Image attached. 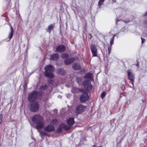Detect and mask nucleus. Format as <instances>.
<instances>
[{"label":"nucleus","instance_id":"obj_1","mask_svg":"<svg viewBox=\"0 0 147 147\" xmlns=\"http://www.w3.org/2000/svg\"><path fill=\"white\" fill-rule=\"evenodd\" d=\"M32 121L34 124H36L35 128L41 135L44 136L47 135V134L45 131L39 130L43 128L44 125L42 116L38 115H35L32 117Z\"/></svg>","mask_w":147,"mask_h":147},{"label":"nucleus","instance_id":"obj_2","mask_svg":"<svg viewBox=\"0 0 147 147\" xmlns=\"http://www.w3.org/2000/svg\"><path fill=\"white\" fill-rule=\"evenodd\" d=\"M45 75L46 76L49 78L53 77L54 75L52 72L54 71L55 68L52 65H49L46 66L45 67Z\"/></svg>","mask_w":147,"mask_h":147},{"label":"nucleus","instance_id":"obj_3","mask_svg":"<svg viewBox=\"0 0 147 147\" xmlns=\"http://www.w3.org/2000/svg\"><path fill=\"white\" fill-rule=\"evenodd\" d=\"M127 75L128 79L131 81L133 86L134 87V82L135 79V74L131 69H129L127 71Z\"/></svg>","mask_w":147,"mask_h":147},{"label":"nucleus","instance_id":"obj_4","mask_svg":"<svg viewBox=\"0 0 147 147\" xmlns=\"http://www.w3.org/2000/svg\"><path fill=\"white\" fill-rule=\"evenodd\" d=\"M39 108L38 103L37 102H35L31 104L30 106V110L33 112H36L38 111Z\"/></svg>","mask_w":147,"mask_h":147},{"label":"nucleus","instance_id":"obj_5","mask_svg":"<svg viewBox=\"0 0 147 147\" xmlns=\"http://www.w3.org/2000/svg\"><path fill=\"white\" fill-rule=\"evenodd\" d=\"M86 109V106L82 105H80L77 107L76 112L77 114H79L84 111Z\"/></svg>","mask_w":147,"mask_h":147},{"label":"nucleus","instance_id":"obj_6","mask_svg":"<svg viewBox=\"0 0 147 147\" xmlns=\"http://www.w3.org/2000/svg\"><path fill=\"white\" fill-rule=\"evenodd\" d=\"M38 93L36 92H34L29 94L28 99L29 102H32L37 97Z\"/></svg>","mask_w":147,"mask_h":147},{"label":"nucleus","instance_id":"obj_7","mask_svg":"<svg viewBox=\"0 0 147 147\" xmlns=\"http://www.w3.org/2000/svg\"><path fill=\"white\" fill-rule=\"evenodd\" d=\"M89 98L87 94L84 92L82 94L80 97V100L81 102H84L88 100Z\"/></svg>","mask_w":147,"mask_h":147},{"label":"nucleus","instance_id":"obj_8","mask_svg":"<svg viewBox=\"0 0 147 147\" xmlns=\"http://www.w3.org/2000/svg\"><path fill=\"white\" fill-rule=\"evenodd\" d=\"M90 48L92 52L93 56L97 57L98 49L96 46L94 45H92L90 46Z\"/></svg>","mask_w":147,"mask_h":147},{"label":"nucleus","instance_id":"obj_9","mask_svg":"<svg viewBox=\"0 0 147 147\" xmlns=\"http://www.w3.org/2000/svg\"><path fill=\"white\" fill-rule=\"evenodd\" d=\"M44 129L45 131L50 132L54 131L55 128L53 125L50 124L44 127Z\"/></svg>","mask_w":147,"mask_h":147},{"label":"nucleus","instance_id":"obj_10","mask_svg":"<svg viewBox=\"0 0 147 147\" xmlns=\"http://www.w3.org/2000/svg\"><path fill=\"white\" fill-rule=\"evenodd\" d=\"M70 128V127L69 126L67 127L65 124L63 123L59 126V128L57 129V131L58 132H61L62 130V128H64L66 130H68Z\"/></svg>","mask_w":147,"mask_h":147},{"label":"nucleus","instance_id":"obj_11","mask_svg":"<svg viewBox=\"0 0 147 147\" xmlns=\"http://www.w3.org/2000/svg\"><path fill=\"white\" fill-rule=\"evenodd\" d=\"M83 86L85 89L87 90H90L91 89V86L89 83L85 81L83 84Z\"/></svg>","mask_w":147,"mask_h":147},{"label":"nucleus","instance_id":"obj_12","mask_svg":"<svg viewBox=\"0 0 147 147\" xmlns=\"http://www.w3.org/2000/svg\"><path fill=\"white\" fill-rule=\"evenodd\" d=\"M65 50V47L63 45H59L57 47L56 51L57 52H61L64 51Z\"/></svg>","mask_w":147,"mask_h":147},{"label":"nucleus","instance_id":"obj_13","mask_svg":"<svg viewBox=\"0 0 147 147\" xmlns=\"http://www.w3.org/2000/svg\"><path fill=\"white\" fill-rule=\"evenodd\" d=\"M67 122L69 125L70 126L72 125L75 122L74 118L73 117L69 118L67 120Z\"/></svg>","mask_w":147,"mask_h":147},{"label":"nucleus","instance_id":"obj_14","mask_svg":"<svg viewBox=\"0 0 147 147\" xmlns=\"http://www.w3.org/2000/svg\"><path fill=\"white\" fill-rule=\"evenodd\" d=\"M74 60V59L73 58L67 59L65 60V63L66 65H68L73 62Z\"/></svg>","mask_w":147,"mask_h":147},{"label":"nucleus","instance_id":"obj_15","mask_svg":"<svg viewBox=\"0 0 147 147\" xmlns=\"http://www.w3.org/2000/svg\"><path fill=\"white\" fill-rule=\"evenodd\" d=\"M9 25L10 26V32L9 33L8 38L9 39V40H10L12 37L13 35V28L12 27V26L9 23Z\"/></svg>","mask_w":147,"mask_h":147},{"label":"nucleus","instance_id":"obj_16","mask_svg":"<svg viewBox=\"0 0 147 147\" xmlns=\"http://www.w3.org/2000/svg\"><path fill=\"white\" fill-rule=\"evenodd\" d=\"M59 55L57 53H55L51 55L50 59L52 60H56L59 57Z\"/></svg>","mask_w":147,"mask_h":147},{"label":"nucleus","instance_id":"obj_17","mask_svg":"<svg viewBox=\"0 0 147 147\" xmlns=\"http://www.w3.org/2000/svg\"><path fill=\"white\" fill-rule=\"evenodd\" d=\"M73 68L75 70H78L80 68V67L78 64L74 63L73 65Z\"/></svg>","mask_w":147,"mask_h":147},{"label":"nucleus","instance_id":"obj_18","mask_svg":"<svg viewBox=\"0 0 147 147\" xmlns=\"http://www.w3.org/2000/svg\"><path fill=\"white\" fill-rule=\"evenodd\" d=\"M92 77V74L90 73H86L84 76L86 78H91Z\"/></svg>","mask_w":147,"mask_h":147},{"label":"nucleus","instance_id":"obj_19","mask_svg":"<svg viewBox=\"0 0 147 147\" xmlns=\"http://www.w3.org/2000/svg\"><path fill=\"white\" fill-rule=\"evenodd\" d=\"M105 1V0H99L98 2V6L99 8H101V6L103 5Z\"/></svg>","mask_w":147,"mask_h":147},{"label":"nucleus","instance_id":"obj_20","mask_svg":"<svg viewBox=\"0 0 147 147\" xmlns=\"http://www.w3.org/2000/svg\"><path fill=\"white\" fill-rule=\"evenodd\" d=\"M54 27V25L53 24H51L48 27V30H47L49 33H51V30L53 29Z\"/></svg>","mask_w":147,"mask_h":147},{"label":"nucleus","instance_id":"obj_21","mask_svg":"<svg viewBox=\"0 0 147 147\" xmlns=\"http://www.w3.org/2000/svg\"><path fill=\"white\" fill-rule=\"evenodd\" d=\"M57 122V120L56 119H53L51 122L50 124H55Z\"/></svg>","mask_w":147,"mask_h":147},{"label":"nucleus","instance_id":"obj_22","mask_svg":"<svg viewBox=\"0 0 147 147\" xmlns=\"http://www.w3.org/2000/svg\"><path fill=\"white\" fill-rule=\"evenodd\" d=\"M47 87V86L46 85H42L40 88V89L41 90H44L46 89Z\"/></svg>","mask_w":147,"mask_h":147},{"label":"nucleus","instance_id":"obj_23","mask_svg":"<svg viewBox=\"0 0 147 147\" xmlns=\"http://www.w3.org/2000/svg\"><path fill=\"white\" fill-rule=\"evenodd\" d=\"M114 39V37H112V39H111L110 40V45L111 46V47L112 46L113 43Z\"/></svg>","mask_w":147,"mask_h":147},{"label":"nucleus","instance_id":"obj_24","mask_svg":"<svg viewBox=\"0 0 147 147\" xmlns=\"http://www.w3.org/2000/svg\"><path fill=\"white\" fill-rule=\"evenodd\" d=\"M105 92H103L101 94V98L103 99L104 98V96H105Z\"/></svg>","mask_w":147,"mask_h":147},{"label":"nucleus","instance_id":"obj_25","mask_svg":"<svg viewBox=\"0 0 147 147\" xmlns=\"http://www.w3.org/2000/svg\"><path fill=\"white\" fill-rule=\"evenodd\" d=\"M68 57V55L67 54H63L61 55V57L63 58H66Z\"/></svg>","mask_w":147,"mask_h":147},{"label":"nucleus","instance_id":"obj_26","mask_svg":"<svg viewBox=\"0 0 147 147\" xmlns=\"http://www.w3.org/2000/svg\"><path fill=\"white\" fill-rule=\"evenodd\" d=\"M111 49V47L110 46V47L108 48V51L109 52V54L110 53Z\"/></svg>","mask_w":147,"mask_h":147},{"label":"nucleus","instance_id":"obj_27","mask_svg":"<svg viewBox=\"0 0 147 147\" xmlns=\"http://www.w3.org/2000/svg\"><path fill=\"white\" fill-rule=\"evenodd\" d=\"M142 39V43L143 44L145 41V39L142 38V37L141 38Z\"/></svg>","mask_w":147,"mask_h":147},{"label":"nucleus","instance_id":"obj_28","mask_svg":"<svg viewBox=\"0 0 147 147\" xmlns=\"http://www.w3.org/2000/svg\"><path fill=\"white\" fill-rule=\"evenodd\" d=\"M2 117L1 116H0V123H1L2 122Z\"/></svg>","mask_w":147,"mask_h":147},{"label":"nucleus","instance_id":"obj_29","mask_svg":"<svg viewBox=\"0 0 147 147\" xmlns=\"http://www.w3.org/2000/svg\"><path fill=\"white\" fill-rule=\"evenodd\" d=\"M129 102H128V101H127V102L126 103L127 104L129 105L130 103V101L129 100Z\"/></svg>","mask_w":147,"mask_h":147},{"label":"nucleus","instance_id":"obj_30","mask_svg":"<svg viewBox=\"0 0 147 147\" xmlns=\"http://www.w3.org/2000/svg\"><path fill=\"white\" fill-rule=\"evenodd\" d=\"M89 36H90V39L92 38V35H91V34H89Z\"/></svg>","mask_w":147,"mask_h":147},{"label":"nucleus","instance_id":"obj_31","mask_svg":"<svg viewBox=\"0 0 147 147\" xmlns=\"http://www.w3.org/2000/svg\"><path fill=\"white\" fill-rule=\"evenodd\" d=\"M147 16V11H146V13H144V16Z\"/></svg>","mask_w":147,"mask_h":147},{"label":"nucleus","instance_id":"obj_32","mask_svg":"<svg viewBox=\"0 0 147 147\" xmlns=\"http://www.w3.org/2000/svg\"><path fill=\"white\" fill-rule=\"evenodd\" d=\"M81 80L80 78H79L78 79V83H79V81H80Z\"/></svg>","mask_w":147,"mask_h":147},{"label":"nucleus","instance_id":"obj_33","mask_svg":"<svg viewBox=\"0 0 147 147\" xmlns=\"http://www.w3.org/2000/svg\"><path fill=\"white\" fill-rule=\"evenodd\" d=\"M116 34L114 35L113 36V37H114V38L116 36Z\"/></svg>","mask_w":147,"mask_h":147},{"label":"nucleus","instance_id":"obj_34","mask_svg":"<svg viewBox=\"0 0 147 147\" xmlns=\"http://www.w3.org/2000/svg\"><path fill=\"white\" fill-rule=\"evenodd\" d=\"M113 2H116V0H113Z\"/></svg>","mask_w":147,"mask_h":147},{"label":"nucleus","instance_id":"obj_35","mask_svg":"<svg viewBox=\"0 0 147 147\" xmlns=\"http://www.w3.org/2000/svg\"><path fill=\"white\" fill-rule=\"evenodd\" d=\"M93 147H96V146H95V145H93Z\"/></svg>","mask_w":147,"mask_h":147},{"label":"nucleus","instance_id":"obj_36","mask_svg":"<svg viewBox=\"0 0 147 147\" xmlns=\"http://www.w3.org/2000/svg\"><path fill=\"white\" fill-rule=\"evenodd\" d=\"M55 111H56V112H57V110H55Z\"/></svg>","mask_w":147,"mask_h":147},{"label":"nucleus","instance_id":"obj_37","mask_svg":"<svg viewBox=\"0 0 147 147\" xmlns=\"http://www.w3.org/2000/svg\"><path fill=\"white\" fill-rule=\"evenodd\" d=\"M101 147V146H100V147Z\"/></svg>","mask_w":147,"mask_h":147}]
</instances>
